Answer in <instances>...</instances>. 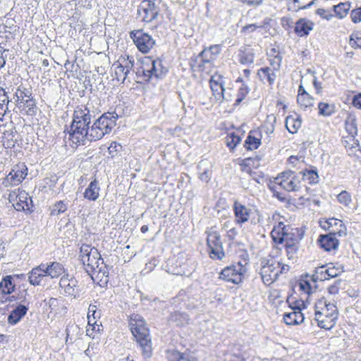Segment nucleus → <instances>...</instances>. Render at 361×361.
<instances>
[{
    "mask_svg": "<svg viewBox=\"0 0 361 361\" xmlns=\"http://www.w3.org/2000/svg\"><path fill=\"white\" fill-rule=\"evenodd\" d=\"M79 257L86 272L92 279L94 275L97 278H100V280L103 276H108L106 266L96 247L82 244L80 248Z\"/></svg>",
    "mask_w": 361,
    "mask_h": 361,
    "instance_id": "1",
    "label": "nucleus"
},
{
    "mask_svg": "<svg viewBox=\"0 0 361 361\" xmlns=\"http://www.w3.org/2000/svg\"><path fill=\"white\" fill-rule=\"evenodd\" d=\"M129 326L141 348L143 357H150L152 355V339L145 319L139 314H132Z\"/></svg>",
    "mask_w": 361,
    "mask_h": 361,
    "instance_id": "2",
    "label": "nucleus"
},
{
    "mask_svg": "<svg viewBox=\"0 0 361 361\" xmlns=\"http://www.w3.org/2000/svg\"><path fill=\"white\" fill-rule=\"evenodd\" d=\"M118 118V115L115 111L104 113L90 126L88 141H97L109 134L116 126Z\"/></svg>",
    "mask_w": 361,
    "mask_h": 361,
    "instance_id": "3",
    "label": "nucleus"
},
{
    "mask_svg": "<svg viewBox=\"0 0 361 361\" xmlns=\"http://www.w3.org/2000/svg\"><path fill=\"white\" fill-rule=\"evenodd\" d=\"M337 307L326 300H321L316 305L315 319L317 325L322 329L330 330L336 323L338 318Z\"/></svg>",
    "mask_w": 361,
    "mask_h": 361,
    "instance_id": "4",
    "label": "nucleus"
},
{
    "mask_svg": "<svg viewBox=\"0 0 361 361\" xmlns=\"http://www.w3.org/2000/svg\"><path fill=\"white\" fill-rule=\"evenodd\" d=\"M90 124L84 121L73 118L72 123L68 131V140L72 142L73 148L79 145H85V141L89 139Z\"/></svg>",
    "mask_w": 361,
    "mask_h": 361,
    "instance_id": "5",
    "label": "nucleus"
},
{
    "mask_svg": "<svg viewBox=\"0 0 361 361\" xmlns=\"http://www.w3.org/2000/svg\"><path fill=\"white\" fill-rule=\"evenodd\" d=\"M300 173L288 170L281 173L276 178L275 183L288 192H297L302 189Z\"/></svg>",
    "mask_w": 361,
    "mask_h": 361,
    "instance_id": "6",
    "label": "nucleus"
},
{
    "mask_svg": "<svg viewBox=\"0 0 361 361\" xmlns=\"http://www.w3.org/2000/svg\"><path fill=\"white\" fill-rule=\"evenodd\" d=\"M17 106L25 110L27 115L33 116L36 114V102L32 97L30 88L20 85L15 94Z\"/></svg>",
    "mask_w": 361,
    "mask_h": 361,
    "instance_id": "7",
    "label": "nucleus"
},
{
    "mask_svg": "<svg viewBox=\"0 0 361 361\" xmlns=\"http://www.w3.org/2000/svg\"><path fill=\"white\" fill-rule=\"evenodd\" d=\"M207 244L209 248V257L213 259H222L225 257L221 237L219 232L207 233Z\"/></svg>",
    "mask_w": 361,
    "mask_h": 361,
    "instance_id": "8",
    "label": "nucleus"
},
{
    "mask_svg": "<svg viewBox=\"0 0 361 361\" xmlns=\"http://www.w3.org/2000/svg\"><path fill=\"white\" fill-rule=\"evenodd\" d=\"M130 37L138 50L144 54L148 53L155 44V41L152 36L142 30L131 31Z\"/></svg>",
    "mask_w": 361,
    "mask_h": 361,
    "instance_id": "9",
    "label": "nucleus"
},
{
    "mask_svg": "<svg viewBox=\"0 0 361 361\" xmlns=\"http://www.w3.org/2000/svg\"><path fill=\"white\" fill-rule=\"evenodd\" d=\"M279 261L274 259L262 261L260 276L263 283L269 286L272 284L279 277Z\"/></svg>",
    "mask_w": 361,
    "mask_h": 361,
    "instance_id": "10",
    "label": "nucleus"
},
{
    "mask_svg": "<svg viewBox=\"0 0 361 361\" xmlns=\"http://www.w3.org/2000/svg\"><path fill=\"white\" fill-rule=\"evenodd\" d=\"M27 176V167L24 163L15 165L10 173L3 180L2 185L6 187L18 185Z\"/></svg>",
    "mask_w": 361,
    "mask_h": 361,
    "instance_id": "11",
    "label": "nucleus"
},
{
    "mask_svg": "<svg viewBox=\"0 0 361 361\" xmlns=\"http://www.w3.org/2000/svg\"><path fill=\"white\" fill-rule=\"evenodd\" d=\"M159 13L158 6L151 0H143L137 9L140 20L150 23L157 18Z\"/></svg>",
    "mask_w": 361,
    "mask_h": 361,
    "instance_id": "12",
    "label": "nucleus"
},
{
    "mask_svg": "<svg viewBox=\"0 0 361 361\" xmlns=\"http://www.w3.org/2000/svg\"><path fill=\"white\" fill-rule=\"evenodd\" d=\"M274 61H276L271 63V65H274L273 68L270 67H262L257 71V76L260 80L264 83L267 82L271 86L273 85L276 80V75L275 73V71H278L279 69L281 58L280 56H276Z\"/></svg>",
    "mask_w": 361,
    "mask_h": 361,
    "instance_id": "13",
    "label": "nucleus"
},
{
    "mask_svg": "<svg viewBox=\"0 0 361 361\" xmlns=\"http://www.w3.org/2000/svg\"><path fill=\"white\" fill-rule=\"evenodd\" d=\"M221 50V47L220 44H214L208 48H204L193 61L197 62L200 59L201 62L198 64V67L202 68L205 63H210L213 62L216 59V56L220 54Z\"/></svg>",
    "mask_w": 361,
    "mask_h": 361,
    "instance_id": "14",
    "label": "nucleus"
},
{
    "mask_svg": "<svg viewBox=\"0 0 361 361\" xmlns=\"http://www.w3.org/2000/svg\"><path fill=\"white\" fill-rule=\"evenodd\" d=\"M210 88L216 100L222 102L223 101L230 100V96L225 94V88L224 87V81L221 75L212 76L209 80Z\"/></svg>",
    "mask_w": 361,
    "mask_h": 361,
    "instance_id": "15",
    "label": "nucleus"
},
{
    "mask_svg": "<svg viewBox=\"0 0 361 361\" xmlns=\"http://www.w3.org/2000/svg\"><path fill=\"white\" fill-rule=\"evenodd\" d=\"M59 286L67 295L73 296L75 298L78 296V281L75 278L69 274L63 275L60 279Z\"/></svg>",
    "mask_w": 361,
    "mask_h": 361,
    "instance_id": "16",
    "label": "nucleus"
},
{
    "mask_svg": "<svg viewBox=\"0 0 361 361\" xmlns=\"http://www.w3.org/2000/svg\"><path fill=\"white\" fill-rule=\"evenodd\" d=\"M322 227L325 230H330V233H334L335 235L343 236L346 235L347 228L341 220L330 218L326 220L322 224Z\"/></svg>",
    "mask_w": 361,
    "mask_h": 361,
    "instance_id": "17",
    "label": "nucleus"
},
{
    "mask_svg": "<svg viewBox=\"0 0 361 361\" xmlns=\"http://www.w3.org/2000/svg\"><path fill=\"white\" fill-rule=\"evenodd\" d=\"M92 108V104L90 103L85 106H77L73 112V118L90 123L92 118L95 116Z\"/></svg>",
    "mask_w": 361,
    "mask_h": 361,
    "instance_id": "18",
    "label": "nucleus"
},
{
    "mask_svg": "<svg viewBox=\"0 0 361 361\" xmlns=\"http://www.w3.org/2000/svg\"><path fill=\"white\" fill-rule=\"evenodd\" d=\"M233 212L235 217V222L238 224H243L248 221L251 214V209L235 200L233 203Z\"/></svg>",
    "mask_w": 361,
    "mask_h": 361,
    "instance_id": "19",
    "label": "nucleus"
},
{
    "mask_svg": "<svg viewBox=\"0 0 361 361\" xmlns=\"http://www.w3.org/2000/svg\"><path fill=\"white\" fill-rule=\"evenodd\" d=\"M239 271L234 269L231 265L225 267L220 272L219 279L234 284H239L243 281V276Z\"/></svg>",
    "mask_w": 361,
    "mask_h": 361,
    "instance_id": "20",
    "label": "nucleus"
},
{
    "mask_svg": "<svg viewBox=\"0 0 361 361\" xmlns=\"http://www.w3.org/2000/svg\"><path fill=\"white\" fill-rule=\"evenodd\" d=\"M334 233H329L326 235H321L318 239V243L322 248L325 251L335 250L338 248L339 242Z\"/></svg>",
    "mask_w": 361,
    "mask_h": 361,
    "instance_id": "21",
    "label": "nucleus"
},
{
    "mask_svg": "<svg viewBox=\"0 0 361 361\" xmlns=\"http://www.w3.org/2000/svg\"><path fill=\"white\" fill-rule=\"evenodd\" d=\"M290 312H286L283 315L284 322L289 326L301 324L304 321V315L301 312V308L299 306L292 308Z\"/></svg>",
    "mask_w": 361,
    "mask_h": 361,
    "instance_id": "22",
    "label": "nucleus"
},
{
    "mask_svg": "<svg viewBox=\"0 0 361 361\" xmlns=\"http://www.w3.org/2000/svg\"><path fill=\"white\" fill-rule=\"evenodd\" d=\"M47 276L44 269V264L42 263L39 266L34 267L28 273V281L31 285L39 286L42 279Z\"/></svg>",
    "mask_w": 361,
    "mask_h": 361,
    "instance_id": "23",
    "label": "nucleus"
},
{
    "mask_svg": "<svg viewBox=\"0 0 361 361\" xmlns=\"http://www.w3.org/2000/svg\"><path fill=\"white\" fill-rule=\"evenodd\" d=\"M18 203H16L14 208L17 211H32V200L28 194L24 190H18Z\"/></svg>",
    "mask_w": 361,
    "mask_h": 361,
    "instance_id": "24",
    "label": "nucleus"
},
{
    "mask_svg": "<svg viewBox=\"0 0 361 361\" xmlns=\"http://www.w3.org/2000/svg\"><path fill=\"white\" fill-rule=\"evenodd\" d=\"M44 269L47 275L51 279L58 278L65 273V268L63 265L58 262H51L49 263L44 264Z\"/></svg>",
    "mask_w": 361,
    "mask_h": 361,
    "instance_id": "25",
    "label": "nucleus"
},
{
    "mask_svg": "<svg viewBox=\"0 0 361 361\" xmlns=\"http://www.w3.org/2000/svg\"><path fill=\"white\" fill-rule=\"evenodd\" d=\"M313 27L312 22L305 18H300L295 23L294 31L298 36L305 37L309 35Z\"/></svg>",
    "mask_w": 361,
    "mask_h": 361,
    "instance_id": "26",
    "label": "nucleus"
},
{
    "mask_svg": "<svg viewBox=\"0 0 361 361\" xmlns=\"http://www.w3.org/2000/svg\"><path fill=\"white\" fill-rule=\"evenodd\" d=\"M28 307L25 305H19L11 311L8 317V322L11 324H16L27 314Z\"/></svg>",
    "mask_w": 361,
    "mask_h": 361,
    "instance_id": "27",
    "label": "nucleus"
},
{
    "mask_svg": "<svg viewBox=\"0 0 361 361\" xmlns=\"http://www.w3.org/2000/svg\"><path fill=\"white\" fill-rule=\"evenodd\" d=\"M293 230L290 227L286 226L283 222H279L276 225L272 231L271 236L275 243H283L284 235L290 230Z\"/></svg>",
    "mask_w": 361,
    "mask_h": 361,
    "instance_id": "28",
    "label": "nucleus"
},
{
    "mask_svg": "<svg viewBox=\"0 0 361 361\" xmlns=\"http://www.w3.org/2000/svg\"><path fill=\"white\" fill-rule=\"evenodd\" d=\"M100 187L99 182L94 179L89 184L85 189L83 196L90 201H96L99 196Z\"/></svg>",
    "mask_w": 361,
    "mask_h": 361,
    "instance_id": "29",
    "label": "nucleus"
},
{
    "mask_svg": "<svg viewBox=\"0 0 361 361\" xmlns=\"http://www.w3.org/2000/svg\"><path fill=\"white\" fill-rule=\"evenodd\" d=\"M238 61L243 65H251L255 61L254 50L249 47H242L239 50Z\"/></svg>",
    "mask_w": 361,
    "mask_h": 361,
    "instance_id": "30",
    "label": "nucleus"
},
{
    "mask_svg": "<svg viewBox=\"0 0 361 361\" xmlns=\"http://www.w3.org/2000/svg\"><path fill=\"white\" fill-rule=\"evenodd\" d=\"M301 124L302 121L299 116H288L286 118V128L291 134L297 133Z\"/></svg>",
    "mask_w": 361,
    "mask_h": 361,
    "instance_id": "31",
    "label": "nucleus"
},
{
    "mask_svg": "<svg viewBox=\"0 0 361 361\" xmlns=\"http://www.w3.org/2000/svg\"><path fill=\"white\" fill-rule=\"evenodd\" d=\"M169 361H198L197 359L189 353H183L177 350L168 351Z\"/></svg>",
    "mask_w": 361,
    "mask_h": 361,
    "instance_id": "32",
    "label": "nucleus"
},
{
    "mask_svg": "<svg viewBox=\"0 0 361 361\" xmlns=\"http://www.w3.org/2000/svg\"><path fill=\"white\" fill-rule=\"evenodd\" d=\"M151 65L150 78L152 77L159 78L166 73V70L163 67L162 62L160 59L154 60L153 63Z\"/></svg>",
    "mask_w": 361,
    "mask_h": 361,
    "instance_id": "33",
    "label": "nucleus"
},
{
    "mask_svg": "<svg viewBox=\"0 0 361 361\" xmlns=\"http://www.w3.org/2000/svg\"><path fill=\"white\" fill-rule=\"evenodd\" d=\"M298 173L302 176L301 180H307L310 184H315L319 181V175L316 169H305Z\"/></svg>",
    "mask_w": 361,
    "mask_h": 361,
    "instance_id": "34",
    "label": "nucleus"
},
{
    "mask_svg": "<svg viewBox=\"0 0 361 361\" xmlns=\"http://www.w3.org/2000/svg\"><path fill=\"white\" fill-rule=\"evenodd\" d=\"M169 321L177 326H182L188 323L189 317L185 312H175L170 314Z\"/></svg>",
    "mask_w": 361,
    "mask_h": 361,
    "instance_id": "35",
    "label": "nucleus"
},
{
    "mask_svg": "<svg viewBox=\"0 0 361 361\" xmlns=\"http://www.w3.org/2000/svg\"><path fill=\"white\" fill-rule=\"evenodd\" d=\"M15 285L11 276H5L0 283V288L5 294H10L14 290Z\"/></svg>",
    "mask_w": 361,
    "mask_h": 361,
    "instance_id": "36",
    "label": "nucleus"
},
{
    "mask_svg": "<svg viewBox=\"0 0 361 361\" xmlns=\"http://www.w3.org/2000/svg\"><path fill=\"white\" fill-rule=\"evenodd\" d=\"M326 272L327 268H326V266L317 267L314 271V274L312 276V281L317 282L318 281H323L330 279L329 276L327 275Z\"/></svg>",
    "mask_w": 361,
    "mask_h": 361,
    "instance_id": "37",
    "label": "nucleus"
},
{
    "mask_svg": "<svg viewBox=\"0 0 361 361\" xmlns=\"http://www.w3.org/2000/svg\"><path fill=\"white\" fill-rule=\"evenodd\" d=\"M297 102L301 109L306 110L307 108L313 106L314 99L309 94H302L300 96H298Z\"/></svg>",
    "mask_w": 361,
    "mask_h": 361,
    "instance_id": "38",
    "label": "nucleus"
},
{
    "mask_svg": "<svg viewBox=\"0 0 361 361\" xmlns=\"http://www.w3.org/2000/svg\"><path fill=\"white\" fill-rule=\"evenodd\" d=\"M319 114L323 116H330L335 112V106L324 102H320L318 105Z\"/></svg>",
    "mask_w": 361,
    "mask_h": 361,
    "instance_id": "39",
    "label": "nucleus"
},
{
    "mask_svg": "<svg viewBox=\"0 0 361 361\" xmlns=\"http://www.w3.org/2000/svg\"><path fill=\"white\" fill-rule=\"evenodd\" d=\"M113 67H114V73L116 80L118 82L121 81L122 82H124L128 73L125 71L123 67H122L118 61L113 64Z\"/></svg>",
    "mask_w": 361,
    "mask_h": 361,
    "instance_id": "40",
    "label": "nucleus"
},
{
    "mask_svg": "<svg viewBox=\"0 0 361 361\" xmlns=\"http://www.w3.org/2000/svg\"><path fill=\"white\" fill-rule=\"evenodd\" d=\"M68 209V205L64 201L60 200L56 202L51 207L50 214L51 216H58L65 212Z\"/></svg>",
    "mask_w": 361,
    "mask_h": 361,
    "instance_id": "41",
    "label": "nucleus"
},
{
    "mask_svg": "<svg viewBox=\"0 0 361 361\" xmlns=\"http://www.w3.org/2000/svg\"><path fill=\"white\" fill-rule=\"evenodd\" d=\"M118 61L128 73H130L134 66V59L133 56H127V58L121 56L118 59Z\"/></svg>",
    "mask_w": 361,
    "mask_h": 361,
    "instance_id": "42",
    "label": "nucleus"
},
{
    "mask_svg": "<svg viewBox=\"0 0 361 361\" xmlns=\"http://www.w3.org/2000/svg\"><path fill=\"white\" fill-rule=\"evenodd\" d=\"M250 92L249 87L245 84L243 83L241 87L238 90L237 99L235 101L234 106L239 105L242 101L245 98Z\"/></svg>",
    "mask_w": 361,
    "mask_h": 361,
    "instance_id": "43",
    "label": "nucleus"
},
{
    "mask_svg": "<svg viewBox=\"0 0 361 361\" xmlns=\"http://www.w3.org/2000/svg\"><path fill=\"white\" fill-rule=\"evenodd\" d=\"M350 8V6L349 4L340 3L339 4L334 6V11L337 16L342 18L347 15Z\"/></svg>",
    "mask_w": 361,
    "mask_h": 361,
    "instance_id": "44",
    "label": "nucleus"
},
{
    "mask_svg": "<svg viewBox=\"0 0 361 361\" xmlns=\"http://www.w3.org/2000/svg\"><path fill=\"white\" fill-rule=\"evenodd\" d=\"M285 247L288 259L295 260L298 257V244H293L292 242L291 244L285 245Z\"/></svg>",
    "mask_w": 361,
    "mask_h": 361,
    "instance_id": "45",
    "label": "nucleus"
},
{
    "mask_svg": "<svg viewBox=\"0 0 361 361\" xmlns=\"http://www.w3.org/2000/svg\"><path fill=\"white\" fill-rule=\"evenodd\" d=\"M261 144V140L259 138L248 135L245 141V147L247 149H257Z\"/></svg>",
    "mask_w": 361,
    "mask_h": 361,
    "instance_id": "46",
    "label": "nucleus"
},
{
    "mask_svg": "<svg viewBox=\"0 0 361 361\" xmlns=\"http://www.w3.org/2000/svg\"><path fill=\"white\" fill-rule=\"evenodd\" d=\"M154 60L151 58H147L142 62V66L141 67L142 74L145 78V80H149L150 79V73H151V64L153 63Z\"/></svg>",
    "mask_w": 361,
    "mask_h": 361,
    "instance_id": "47",
    "label": "nucleus"
},
{
    "mask_svg": "<svg viewBox=\"0 0 361 361\" xmlns=\"http://www.w3.org/2000/svg\"><path fill=\"white\" fill-rule=\"evenodd\" d=\"M206 162L202 161L199 163L197 166V169L199 170V178L201 180L208 183L211 178V172L209 169L202 170V167L204 165Z\"/></svg>",
    "mask_w": 361,
    "mask_h": 361,
    "instance_id": "48",
    "label": "nucleus"
},
{
    "mask_svg": "<svg viewBox=\"0 0 361 361\" xmlns=\"http://www.w3.org/2000/svg\"><path fill=\"white\" fill-rule=\"evenodd\" d=\"M283 238V243L285 245L291 244L293 242V244H298L301 237L298 234V231H297V234L295 235L294 233L290 231H288L285 235Z\"/></svg>",
    "mask_w": 361,
    "mask_h": 361,
    "instance_id": "49",
    "label": "nucleus"
},
{
    "mask_svg": "<svg viewBox=\"0 0 361 361\" xmlns=\"http://www.w3.org/2000/svg\"><path fill=\"white\" fill-rule=\"evenodd\" d=\"M349 44L354 49H361V33L353 32L351 34L349 40Z\"/></svg>",
    "mask_w": 361,
    "mask_h": 361,
    "instance_id": "50",
    "label": "nucleus"
},
{
    "mask_svg": "<svg viewBox=\"0 0 361 361\" xmlns=\"http://www.w3.org/2000/svg\"><path fill=\"white\" fill-rule=\"evenodd\" d=\"M338 201L345 207L349 206L352 201L351 195L346 190L341 191L337 196Z\"/></svg>",
    "mask_w": 361,
    "mask_h": 361,
    "instance_id": "51",
    "label": "nucleus"
},
{
    "mask_svg": "<svg viewBox=\"0 0 361 361\" xmlns=\"http://www.w3.org/2000/svg\"><path fill=\"white\" fill-rule=\"evenodd\" d=\"M240 140L241 139L240 136L236 135L234 133H231L226 137V145L230 149H233L237 146Z\"/></svg>",
    "mask_w": 361,
    "mask_h": 361,
    "instance_id": "52",
    "label": "nucleus"
},
{
    "mask_svg": "<svg viewBox=\"0 0 361 361\" xmlns=\"http://www.w3.org/2000/svg\"><path fill=\"white\" fill-rule=\"evenodd\" d=\"M262 27V26L256 24H248L242 27L240 32L244 35H250L257 29H261Z\"/></svg>",
    "mask_w": 361,
    "mask_h": 361,
    "instance_id": "53",
    "label": "nucleus"
},
{
    "mask_svg": "<svg viewBox=\"0 0 361 361\" xmlns=\"http://www.w3.org/2000/svg\"><path fill=\"white\" fill-rule=\"evenodd\" d=\"M97 308L94 305H90L87 312L88 324H90V321L95 320L97 317H100V313L97 312Z\"/></svg>",
    "mask_w": 361,
    "mask_h": 361,
    "instance_id": "54",
    "label": "nucleus"
},
{
    "mask_svg": "<svg viewBox=\"0 0 361 361\" xmlns=\"http://www.w3.org/2000/svg\"><path fill=\"white\" fill-rule=\"evenodd\" d=\"M122 146L116 142H112L110 146L108 147L109 154L111 158L117 156L118 152L121 149Z\"/></svg>",
    "mask_w": 361,
    "mask_h": 361,
    "instance_id": "55",
    "label": "nucleus"
},
{
    "mask_svg": "<svg viewBox=\"0 0 361 361\" xmlns=\"http://www.w3.org/2000/svg\"><path fill=\"white\" fill-rule=\"evenodd\" d=\"M343 271L342 267L331 266L327 268V275L329 276V279L335 278L338 276Z\"/></svg>",
    "mask_w": 361,
    "mask_h": 361,
    "instance_id": "56",
    "label": "nucleus"
},
{
    "mask_svg": "<svg viewBox=\"0 0 361 361\" xmlns=\"http://www.w3.org/2000/svg\"><path fill=\"white\" fill-rule=\"evenodd\" d=\"M253 161V159L251 157L242 159L239 163L241 166V171L250 173L251 170L250 169V166L252 164Z\"/></svg>",
    "mask_w": 361,
    "mask_h": 361,
    "instance_id": "57",
    "label": "nucleus"
},
{
    "mask_svg": "<svg viewBox=\"0 0 361 361\" xmlns=\"http://www.w3.org/2000/svg\"><path fill=\"white\" fill-rule=\"evenodd\" d=\"M341 283V280L335 281L332 285L329 286L328 292L331 295H336L339 292Z\"/></svg>",
    "mask_w": 361,
    "mask_h": 361,
    "instance_id": "58",
    "label": "nucleus"
},
{
    "mask_svg": "<svg viewBox=\"0 0 361 361\" xmlns=\"http://www.w3.org/2000/svg\"><path fill=\"white\" fill-rule=\"evenodd\" d=\"M350 17L353 23H360L361 21V8L353 9L351 11Z\"/></svg>",
    "mask_w": 361,
    "mask_h": 361,
    "instance_id": "59",
    "label": "nucleus"
},
{
    "mask_svg": "<svg viewBox=\"0 0 361 361\" xmlns=\"http://www.w3.org/2000/svg\"><path fill=\"white\" fill-rule=\"evenodd\" d=\"M18 190H15L8 194V200L13 204L16 206V203H18Z\"/></svg>",
    "mask_w": 361,
    "mask_h": 361,
    "instance_id": "60",
    "label": "nucleus"
},
{
    "mask_svg": "<svg viewBox=\"0 0 361 361\" xmlns=\"http://www.w3.org/2000/svg\"><path fill=\"white\" fill-rule=\"evenodd\" d=\"M316 13L322 18H326L327 20H329L332 17V15L328 11L324 8H318L316 11Z\"/></svg>",
    "mask_w": 361,
    "mask_h": 361,
    "instance_id": "61",
    "label": "nucleus"
},
{
    "mask_svg": "<svg viewBox=\"0 0 361 361\" xmlns=\"http://www.w3.org/2000/svg\"><path fill=\"white\" fill-rule=\"evenodd\" d=\"M231 266L236 270L239 271L238 272L243 276L246 271V268L241 262H238L236 264H232Z\"/></svg>",
    "mask_w": 361,
    "mask_h": 361,
    "instance_id": "62",
    "label": "nucleus"
},
{
    "mask_svg": "<svg viewBox=\"0 0 361 361\" xmlns=\"http://www.w3.org/2000/svg\"><path fill=\"white\" fill-rule=\"evenodd\" d=\"M290 267L287 264H283L282 263H281L280 262H279V271H278V274L279 276L281 274H283V273H286L288 271Z\"/></svg>",
    "mask_w": 361,
    "mask_h": 361,
    "instance_id": "63",
    "label": "nucleus"
},
{
    "mask_svg": "<svg viewBox=\"0 0 361 361\" xmlns=\"http://www.w3.org/2000/svg\"><path fill=\"white\" fill-rule=\"evenodd\" d=\"M353 104L355 107L361 109V94L355 95L353 97Z\"/></svg>",
    "mask_w": 361,
    "mask_h": 361,
    "instance_id": "64",
    "label": "nucleus"
}]
</instances>
